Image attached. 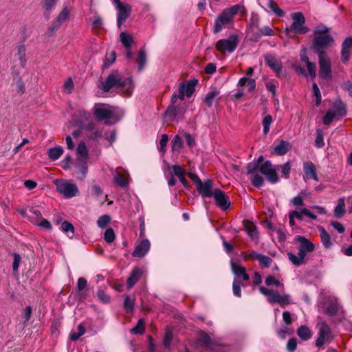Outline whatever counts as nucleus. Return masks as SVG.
Segmentation results:
<instances>
[{
	"instance_id": "obj_31",
	"label": "nucleus",
	"mask_w": 352,
	"mask_h": 352,
	"mask_svg": "<svg viewBox=\"0 0 352 352\" xmlns=\"http://www.w3.org/2000/svg\"><path fill=\"white\" fill-rule=\"evenodd\" d=\"M136 62L138 64V71H142L146 63V54L144 47L140 50Z\"/></svg>"
},
{
	"instance_id": "obj_19",
	"label": "nucleus",
	"mask_w": 352,
	"mask_h": 352,
	"mask_svg": "<svg viewBox=\"0 0 352 352\" xmlns=\"http://www.w3.org/2000/svg\"><path fill=\"white\" fill-rule=\"evenodd\" d=\"M142 274L143 271L142 269L139 267L133 268L126 280L127 288L129 289L132 288L135 284L140 279Z\"/></svg>"
},
{
	"instance_id": "obj_1",
	"label": "nucleus",
	"mask_w": 352,
	"mask_h": 352,
	"mask_svg": "<svg viewBox=\"0 0 352 352\" xmlns=\"http://www.w3.org/2000/svg\"><path fill=\"white\" fill-rule=\"evenodd\" d=\"M104 92H109L111 89H120L126 96H129L133 89L132 80L130 78H123L118 71H113L106 80L99 86Z\"/></svg>"
},
{
	"instance_id": "obj_55",
	"label": "nucleus",
	"mask_w": 352,
	"mask_h": 352,
	"mask_svg": "<svg viewBox=\"0 0 352 352\" xmlns=\"http://www.w3.org/2000/svg\"><path fill=\"white\" fill-rule=\"evenodd\" d=\"M272 122V117L270 115H267L264 117L262 121V124L263 126V133L264 134H267L270 131V126Z\"/></svg>"
},
{
	"instance_id": "obj_21",
	"label": "nucleus",
	"mask_w": 352,
	"mask_h": 352,
	"mask_svg": "<svg viewBox=\"0 0 352 352\" xmlns=\"http://www.w3.org/2000/svg\"><path fill=\"white\" fill-rule=\"evenodd\" d=\"M333 109H330L335 113L336 118H343L347 113L346 105L341 100L340 98L336 99L333 104Z\"/></svg>"
},
{
	"instance_id": "obj_8",
	"label": "nucleus",
	"mask_w": 352,
	"mask_h": 352,
	"mask_svg": "<svg viewBox=\"0 0 352 352\" xmlns=\"http://www.w3.org/2000/svg\"><path fill=\"white\" fill-rule=\"evenodd\" d=\"M265 61L270 68H271L278 78H286L287 74L285 71L283 72V63L280 60L276 59V56L272 54H267L265 56Z\"/></svg>"
},
{
	"instance_id": "obj_17",
	"label": "nucleus",
	"mask_w": 352,
	"mask_h": 352,
	"mask_svg": "<svg viewBox=\"0 0 352 352\" xmlns=\"http://www.w3.org/2000/svg\"><path fill=\"white\" fill-rule=\"evenodd\" d=\"M259 21L260 19L258 15L256 13H252L248 27V32L251 34L250 39L254 38L256 33L259 31Z\"/></svg>"
},
{
	"instance_id": "obj_60",
	"label": "nucleus",
	"mask_w": 352,
	"mask_h": 352,
	"mask_svg": "<svg viewBox=\"0 0 352 352\" xmlns=\"http://www.w3.org/2000/svg\"><path fill=\"white\" fill-rule=\"evenodd\" d=\"M336 118L333 111L329 110L323 118V123L325 125H329L333 120Z\"/></svg>"
},
{
	"instance_id": "obj_25",
	"label": "nucleus",
	"mask_w": 352,
	"mask_h": 352,
	"mask_svg": "<svg viewBox=\"0 0 352 352\" xmlns=\"http://www.w3.org/2000/svg\"><path fill=\"white\" fill-rule=\"evenodd\" d=\"M292 149L291 144L285 140H280L278 145L274 147V151L272 153H275L278 155H283Z\"/></svg>"
},
{
	"instance_id": "obj_53",
	"label": "nucleus",
	"mask_w": 352,
	"mask_h": 352,
	"mask_svg": "<svg viewBox=\"0 0 352 352\" xmlns=\"http://www.w3.org/2000/svg\"><path fill=\"white\" fill-rule=\"evenodd\" d=\"M116 239V234L113 230L111 228H107L104 234V239L108 243H112Z\"/></svg>"
},
{
	"instance_id": "obj_27",
	"label": "nucleus",
	"mask_w": 352,
	"mask_h": 352,
	"mask_svg": "<svg viewBox=\"0 0 352 352\" xmlns=\"http://www.w3.org/2000/svg\"><path fill=\"white\" fill-rule=\"evenodd\" d=\"M245 230L252 239H256L258 238V233L256 230V226L251 221H244Z\"/></svg>"
},
{
	"instance_id": "obj_38",
	"label": "nucleus",
	"mask_w": 352,
	"mask_h": 352,
	"mask_svg": "<svg viewBox=\"0 0 352 352\" xmlns=\"http://www.w3.org/2000/svg\"><path fill=\"white\" fill-rule=\"evenodd\" d=\"M135 298L129 295H125L123 307L128 313L132 312L134 309Z\"/></svg>"
},
{
	"instance_id": "obj_26",
	"label": "nucleus",
	"mask_w": 352,
	"mask_h": 352,
	"mask_svg": "<svg viewBox=\"0 0 352 352\" xmlns=\"http://www.w3.org/2000/svg\"><path fill=\"white\" fill-rule=\"evenodd\" d=\"M78 160L83 164H86V160L88 157V150L84 142L78 144L77 147Z\"/></svg>"
},
{
	"instance_id": "obj_29",
	"label": "nucleus",
	"mask_w": 352,
	"mask_h": 352,
	"mask_svg": "<svg viewBox=\"0 0 352 352\" xmlns=\"http://www.w3.org/2000/svg\"><path fill=\"white\" fill-rule=\"evenodd\" d=\"M338 312V304L336 300H330L326 306L324 314L330 316H335Z\"/></svg>"
},
{
	"instance_id": "obj_28",
	"label": "nucleus",
	"mask_w": 352,
	"mask_h": 352,
	"mask_svg": "<svg viewBox=\"0 0 352 352\" xmlns=\"http://www.w3.org/2000/svg\"><path fill=\"white\" fill-rule=\"evenodd\" d=\"M346 213L344 198L340 197L338 201V204L334 209V215L336 218H342Z\"/></svg>"
},
{
	"instance_id": "obj_32",
	"label": "nucleus",
	"mask_w": 352,
	"mask_h": 352,
	"mask_svg": "<svg viewBox=\"0 0 352 352\" xmlns=\"http://www.w3.org/2000/svg\"><path fill=\"white\" fill-rule=\"evenodd\" d=\"M57 2V0H43L41 2V5L43 8L45 10V16L47 19H49L50 12L52 8L54 7Z\"/></svg>"
},
{
	"instance_id": "obj_48",
	"label": "nucleus",
	"mask_w": 352,
	"mask_h": 352,
	"mask_svg": "<svg viewBox=\"0 0 352 352\" xmlns=\"http://www.w3.org/2000/svg\"><path fill=\"white\" fill-rule=\"evenodd\" d=\"M62 25V23L58 21L56 19H55L50 26L47 28V34L48 36H52L54 35V32L57 31L60 26Z\"/></svg>"
},
{
	"instance_id": "obj_9",
	"label": "nucleus",
	"mask_w": 352,
	"mask_h": 352,
	"mask_svg": "<svg viewBox=\"0 0 352 352\" xmlns=\"http://www.w3.org/2000/svg\"><path fill=\"white\" fill-rule=\"evenodd\" d=\"M319 76L327 80L332 79L331 62L327 56H318Z\"/></svg>"
},
{
	"instance_id": "obj_33",
	"label": "nucleus",
	"mask_w": 352,
	"mask_h": 352,
	"mask_svg": "<svg viewBox=\"0 0 352 352\" xmlns=\"http://www.w3.org/2000/svg\"><path fill=\"white\" fill-rule=\"evenodd\" d=\"M200 336L201 338L197 340V342L201 343L205 348H211L213 342L209 335L204 331H201Z\"/></svg>"
},
{
	"instance_id": "obj_2",
	"label": "nucleus",
	"mask_w": 352,
	"mask_h": 352,
	"mask_svg": "<svg viewBox=\"0 0 352 352\" xmlns=\"http://www.w3.org/2000/svg\"><path fill=\"white\" fill-rule=\"evenodd\" d=\"M238 13H240L241 16L247 14V10L244 6L236 4L224 9L215 20L213 28L214 33H219L223 28L232 25L234 23V16Z\"/></svg>"
},
{
	"instance_id": "obj_47",
	"label": "nucleus",
	"mask_w": 352,
	"mask_h": 352,
	"mask_svg": "<svg viewBox=\"0 0 352 352\" xmlns=\"http://www.w3.org/2000/svg\"><path fill=\"white\" fill-rule=\"evenodd\" d=\"M62 25V23L58 21L56 19H55L50 26L47 28V34L48 36H52L54 35V32L57 31L60 26Z\"/></svg>"
},
{
	"instance_id": "obj_63",
	"label": "nucleus",
	"mask_w": 352,
	"mask_h": 352,
	"mask_svg": "<svg viewBox=\"0 0 352 352\" xmlns=\"http://www.w3.org/2000/svg\"><path fill=\"white\" fill-rule=\"evenodd\" d=\"M307 70L309 72V76L312 78H315L316 76V65L314 63L309 62L307 65Z\"/></svg>"
},
{
	"instance_id": "obj_43",
	"label": "nucleus",
	"mask_w": 352,
	"mask_h": 352,
	"mask_svg": "<svg viewBox=\"0 0 352 352\" xmlns=\"http://www.w3.org/2000/svg\"><path fill=\"white\" fill-rule=\"evenodd\" d=\"M256 260L259 261L261 267H269L272 263V259L267 256L259 254L258 255H256Z\"/></svg>"
},
{
	"instance_id": "obj_56",
	"label": "nucleus",
	"mask_w": 352,
	"mask_h": 352,
	"mask_svg": "<svg viewBox=\"0 0 352 352\" xmlns=\"http://www.w3.org/2000/svg\"><path fill=\"white\" fill-rule=\"evenodd\" d=\"M61 228L63 232L66 233H71L72 235L70 238H72L74 234V226L67 221H65L62 223Z\"/></svg>"
},
{
	"instance_id": "obj_36",
	"label": "nucleus",
	"mask_w": 352,
	"mask_h": 352,
	"mask_svg": "<svg viewBox=\"0 0 352 352\" xmlns=\"http://www.w3.org/2000/svg\"><path fill=\"white\" fill-rule=\"evenodd\" d=\"M298 336L304 340H307L311 337V331L307 326L301 325L297 330Z\"/></svg>"
},
{
	"instance_id": "obj_44",
	"label": "nucleus",
	"mask_w": 352,
	"mask_h": 352,
	"mask_svg": "<svg viewBox=\"0 0 352 352\" xmlns=\"http://www.w3.org/2000/svg\"><path fill=\"white\" fill-rule=\"evenodd\" d=\"M183 146V140L182 138L177 135L174 137L173 140H172V151L173 152L175 151H179Z\"/></svg>"
},
{
	"instance_id": "obj_4",
	"label": "nucleus",
	"mask_w": 352,
	"mask_h": 352,
	"mask_svg": "<svg viewBox=\"0 0 352 352\" xmlns=\"http://www.w3.org/2000/svg\"><path fill=\"white\" fill-rule=\"evenodd\" d=\"M198 81L196 79L184 82L179 84L178 88V94L174 93L170 98L172 104H176L178 99L180 100H184L185 95L190 97L195 92V85Z\"/></svg>"
},
{
	"instance_id": "obj_22",
	"label": "nucleus",
	"mask_w": 352,
	"mask_h": 352,
	"mask_svg": "<svg viewBox=\"0 0 352 352\" xmlns=\"http://www.w3.org/2000/svg\"><path fill=\"white\" fill-rule=\"evenodd\" d=\"M231 269L234 274L237 277H241L245 281H248L250 279V276L246 272L245 267L237 265L234 262H231Z\"/></svg>"
},
{
	"instance_id": "obj_45",
	"label": "nucleus",
	"mask_w": 352,
	"mask_h": 352,
	"mask_svg": "<svg viewBox=\"0 0 352 352\" xmlns=\"http://www.w3.org/2000/svg\"><path fill=\"white\" fill-rule=\"evenodd\" d=\"M145 330V321L144 318H140L135 327L131 329V332L135 334H142Z\"/></svg>"
},
{
	"instance_id": "obj_7",
	"label": "nucleus",
	"mask_w": 352,
	"mask_h": 352,
	"mask_svg": "<svg viewBox=\"0 0 352 352\" xmlns=\"http://www.w3.org/2000/svg\"><path fill=\"white\" fill-rule=\"evenodd\" d=\"M237 36L232 35L226 39H221L216 43V49L221 53L232 52L237 47Z\"/></svg>"
},
{
	"instance_id": "obj_6",
	"label": "nucleus",
	"mask_w": 352,
	"mask_h": 352,
	"mask_svg": "<svg viewBox=\"0 0 352 352\" xmlns=\"http://www.w3.org/2000/svg\"><path fill=\"white\" fill-rule=\"evenodd\" d=\"M319 328L318 338L316 341L318 347H323L325 342H330L333 340V334L329 325L324 321L318 323Z\"/></svg>"
},
{
	"instance_id": "obj_13",
	"label": "nucleus",
	"mask_w": 352,
	"mask_h": 352,
	"mask_svg": "<svg viewBox=\"0 0 352 352\" xmlns=\"http://www.w3.org/2000/svg\"><path fill=\"white\" fill-rule=\"evenodd\" d=\"M213 185V181L208 179L199 184L196 188L203 198L212 197L214 195V190H212Z\"/></svg>"
},
{
	"instance_id": "obj_11",
	"label": "nucleus",
	"mask_w": 352,
	"mask_h": 352,
	"mask_svg": "<svg viewBox=\"0 0 352 352\" xmlns=\"http://www.w3.org/2000/svg\"><path fill=\"white\" fill-rule=\"evenodd\" d=\"M259 171L261 173L265 175L266 179L270 183L275 184L279 180L276 170L272 168V162L270 160L264 162L260 166Z\"/></svg>"
},
{
	"instance_id": "obj_61",
	"label": "nucleus",
	"mask_w": 352,
	"mask_h": 352,
	"mask_svg": "<svg viewBox=\"0 0 352 352\" xmlns=\"http://www.w3.org/2000/svg\"><path fill=\"white\" fill-rule=\"evenodd\" d=\"M281 173L283 177L285 179H288L289 177L290 170H291V164L289 162H287L283 165L280 166Z\"/></svg>"
},
{
	"instance_id": "obj_3",
	"label": "nucleus",
	"mask_w": 352,
	"mask_h": 352,
	"mask_svg": "<svg viewBox=\"0 0 352 352\" xmlns=\"http://www.w3.org/2000/svg\"><path fill=\"white\" fill-rule=\"evenodd\" d=\"M328 32L327 27L314 30L311 48L318 56H327L326 51L333 45L334 38Z\"/></svg>"
},
{
	"instance_id": "obj_30",
	"label": "nucleus",
	"mask_w": 352,
	"mask_h": 352,
	"mask_svg": "<svg viewBox=\"0 0 352 352\" xmlns=\"http://www.w3.org/2000/svg\"><path fill=\"white\" fill-rule=\"evenodd\" d=\"M318 231L320 232L321 241L322 242L323 245L327 248H330L332 245L330 235L322 226L318 227Z\"/></svg>"
},
{
	"instance_id": "obj_51",
	"label": "nucleus",
	"mask_w": 352,
	"mask_h": 352,
	"mask_svg": "<svg viewBox=\"0 0 352 352\" xmlns=\"http://www.w3.org/2000/svg\"><path fill=\"white\" fill-rule=\"evenodd\" d=\"M268 7L279 17L284 16V12L278 7L276 3L274 0H270Z\"/></svg>"
},
{
	"instance_id": "obj_59",
	"label": "nucleus",
	"mask_w": 352,
	"mask_h": 352,
	"mask_svg": "<svg viewBox=\"0 0 352 352\" xmlns=\"http://www.w3.org/2000/svg\"><path fill=\"white\" fill-rule=\"evenodd\" d=\"M265 283L267 286L275 285L276 287H283V284L276 279L273 276H268L265 278Z\"/></svg>"
},
{
	"instance_id": "obj_14",
	"label": "nucleus",
	"mask_w": 352,
	"mask_h": 352,
	"mask_svg": "<svg viewBox=\"0 0 352 352\" xmlns=\"http://www.w3.org/2000/svg\"><path fill=\"white\" fill-rule=\"evenodd\" d=\"M118 10V26L120 28L125 21L129 17L131 12V6L126 3H121L116 6Z\"/></svg>"
},
{
	"instance_id": "obj_10",
	"label": "nucleus",
	"mask_w": 352,
	"mask_h": 352,
	"mask_svg": "<svg viewBox=\"0 0 352 352\" xmlns=\"http://www.w3.org/2000/svg\"><path fill=\"white\" fill-rule=\"evenodd\" d=\"M55 184L57 191L67 198L72 197L78 192V188L74 184L58 180Z\"/></svg>"
},
{
	"instance_id": "obj_12",
	"label": "nucleus",
	"mask_w": 352,
	"mask_h": 352,
	"mask_svg": "<svg viewBox=\"0 0 352 352\" xmlns=\"http://www.w3.org/2000/svg\"><path fill=\"white\" fill-rule=\"evenodd\" d=\"M214 197L216 204L221 210H226L230 206V201L229 197L221 190L217 188L214 190Z\"/></svg>"
},
{
	"instance_id": "obj_24",
	"label": "nucleus",
	"mask_w": 352,
	"mask_h": 352,
	"mask_svg": "<svg viewBox=\"0 0 352 352\" xmlns=\"http://www.w3.org/2000/svg\"><path fill=\"white\" fill-rule=\"evenodd\" d=\"M295 241L299 243V248L305 250L308 252H311L315 249V245L313 243L309 241L307 238L302 236H297Z\"/></svg>"
},
{
	"instance_id": "obj_62",
	"label": "nucleus",
	"mask_w": 352,
	"mask_h": 352,
	"mask_svg": "<svg viewBox=\"0 0 352 352\" xmlns=\"http://www.w3.org/2000/svg\"><path fill=\"white\" fill-rule=\"evenodd\" d=\"M280 297V294L276 290H272L271 294H270L268 298L269 302L272 304L277 303Z\"/></svg>"
},
{
	"instance_id": "obj_20",
	"label": "nucleus",
	"mask_w": 352,
	"mask_h": 352,
	"mask_svg": "<svg viewBox=\"0 0 352 352\" xmlns=\"http://www.w3.org/2000/svg\"><path fill=\"white\" fill-rule=\"evenodd\" d=\"M94 115L98 121H102L111 118L113 111L106 108L95 107Z\"/></svg>"
},
{
	"instance_id": "obj_15",
	"label": "nucleus",
	"mask_w": 352,
	"mask_h": 352,
	"mask_svg": "<svg viewBox=\"0 0 352 352\" xmlns=\"http://www.w3.org/2000/svg\"><path fill=\"white\" fill-rule=\"evenodd\" d=\"M186 112V109L180 104L175 105V104H170L166 110L164 115L170 121L174 120L177 116H183Z\"/></svg>"
},
{
	"instance_id": "obj_18",
	"label": "nucleus",
	"mask_w": 352,
	"mask_h": 352,
	"mask_svg": "<svg viewBox=\"0 0 352 352\" xmlns=\"http://www.w3.org/2000/svg\"><path fill=\"white\" fill-rule=\"evenodd\" d=\"M150 248V242L148 239H143L141 242L135 247V250L132 252L133 257H143L148 251Z\"/></svg>"
},
{
	"instance_id": "obj_39",
	"label": "nucleus",
	"mask_w": 352,
	"mask_h": 352,
	"mask_svg": "<svg viewBox=\"0 0 352 352\" xmlns=\"http://www.w3.org/2000/svg\"><path fill=\"white\" fill-rule=\"evenodd\" d=\"M63 153L62 147L57 146L51 148L48 151L49 158L53 161L58 160Z\"/></svg>"
},
{
	"instance_id": "obj_58",
	"label": "nucleus",
	"mask_w": 352,
	"mask_h": 352,
	"mask_svg": "<svg viewBox=\"0 0 352 352\" xmlns=\"http://www.w3.org/2000/svg\"><path fill=\"white\" fill-rule=\"evenodd\" d=\"M252 185L256 188H260L263 185V178L258 175H254L251 179Z\"/></svg>"
},
{
	"instance_id": "obj_54",
	"label": "nucleus",
	"mask_w": 352,
	"mask_h": 352,
	"mask_svg": "<svg viewBox=\"0 0 352 352\" xmlns=\"http://www.w3.org/2000/svg\"><path fill=\"white\" fill-rule=\"evenodd\" d=\"M316 146L318 148H322L324 146V134L322 130H316V138L315 140Z\"/></svg>"
},
{
	"instance_id": "obj_42",
	"label": "nucleus",
	"mask_w": 352,
	"mask_h": 352,
	"mask_svg": "<svg viewBox=\"0 0 352 352\" xmlns=\"http://www.w3.org/2000/svg\"><path fill=\"white\" fill-rule=\"evenodd\" d=\"M168 169L170 170V175L173 176H177L178 178L182 175H185L186 171L179 165H171L168 166Z\"/></svg>"
},
{
	"instance_id": "obj_37",
	"label": "nucleus",
	"mask_w": 352,
	"mask_h": 352,
	"mask_svg": "<svg viewBox=\"0 0 352 352\" xmlns=\"http://www.w3.org/2000/svg\"><path fill=\"white\" fill-rule=\"evenodd\" d=\"M16 49L21 66L24 68L26 66L25 47L23 44H20L16 47Z\"/></svg>"
},
{
	"instance_id": "obj_50",
	"label": "nucleus",
	"mask_w": 352,
	"mask_h": 352,
	"mask_svg": "<svg viewBox=\"0 0 352 352\" xmlns=\"http://www.w3.org/2000/svg\"><path fill=\"white\" fill-rule=\"evenodd\" d=\"M241 286H243L241 282L239 279L234 278L232 283V290L234 296L237 297L241 296Z\"/></svg>"
},
{
	"instance_id": "obj_46",
	"label": "nucleus",
	"mask_w": 352,
	"mask_h": 352,
	"mask_svg": "<svg viewBox=\"0 0 352 352\" xmlns=\"http://www.w3.org/2000/svg\"><path fill=\"white\" fill-rule=\"evenodd\" d=\"M62 25V23L58 21L56 19H55L50 26L47 28V34L48 36H52L54 35V32L57 31L60 26Z\"/></svg>"
},
{
	"instance_id": "obj_16",
	"label": "nucleus",
	"mask_w": 352,
	"mask_h": 352,
	"mask_svg": "<svg viewBox=\"0 0 352 352\" xmlns=\"http://www.w3.org/2000/svg\"><path fill=\"white\" fill-rule=\"evenodd\" d=\"M352 49V37L349 36L345 38L342 45L341 60L346 64L350 58L351 50Z\"/></svg>"
},
{
	"instance_id": "obj_23",
	"label": "nucleus",
	"mask_w": 352,
	"mask_h": 352,
	"mask_svg": "<svg viewBox=\"0 0 352 352\" xmlns=\"http://www.w3.org/2000/svg\"><path fill=\"white\" fill-rule=\"evenodd\" d=\"M304 172L306 177L309 179H313L316 181H318V177L316 174V168L315 165L311 162H307L303 164Z\"/></svg>"
},
{
	"instance_id": "obj_34",
	"label": "nucleus",
	"mask_w": 352,
	"mask_h": 352,
	"mask_svg": "<svg viewBox=\"0 0 352 352\" xmlns=\"http://www.w3.org/2000/svg\"><path fill=\"white\" fill-rule=\"evenodd\" d=\"M274 34V30L269 26H266L263 28H260L258 33H256L254 38H252L251 41L257 42L262 36H273Z\"/></svg>"
},
{
	"instance_id": "obj_49",
	"label": "nucleus",
	"mask_w": 352,
	"mask_h": 352,
	"mask_svg": "<svg viewBox=\"0 0 352 352\" xmlns=\"http://www.w3.org/2000/svg\"><path fill=\"white\" fill-rule=\"evenodd\" d=\"M289 260L295 265L299 266L307 263V260H302L299 256H296L292 252L287 253Z\"/></svg>"
},
{
	"instance_id": "obj_52",
	"label": "nucleus",
	"mask_w": 352,
	"mask_h": 352,
	"mask_svg": "<svg viewBox=\"0 0 352 352\" xmlns=\"http://www.w3.org/2000/svg\"><path fill=\"white\" fill-rule=\"evenodd\" d=\"M69 9L68 8V7H65L56 19L63 24L64 21H65L69 18Z\"/></svg>"
},
{
	"instance_id": "obj_5",
	"label": "nucleus",
	"mask_w": 352,
	"mask_h": 352,
	"mask_svg": "<svg viewBox=\"0 0 352 352\" xmlns=\"http://www.w3.org/2000/svg\"><path fill=\"white\" fill-rule=\"evenodd\" d=\"M292 19L293 23H292L289 31L294 34H304L309 32V28L304 26L305 23V19L302 12H294L292 13Z\"/></svg>"
},
{
	"instance_id": "obj_35",
	"label": "nucleus",
	"mask_w": 352,
	"mask_h": 352,
	"mask_svg": "<svg viewBox=\"0 0 352 352\" xmlns=\"http://www.w3.org/2000/svg\"><path fill=\"white\" fill-rule=\"evenodd\" d=\"M120 41L126 49H130L133 43L132 36L126 32H122L120 35Z\"/></svg>"
},
{
	"instance_id": "obj_57",
	"label": "nucleus",
	"mask_w": 352,
	"mask_h": 352,
	"mask_svg": "<svg viewBox=\"0 0 352 352\" xmlns=\"http://www.w3.org/2000/svg\"><path fill=\"white\" fill-rule=\"evenodd\" d=\"M111 221L109 215L104 214L100 217L97 221L98 226L100 228H105Z\"/></svg>"
},
{
	"instance_id": "obj_40",
	"label": "nucleus",
	"mask_w": 352,
	"mask_h": 352,
	"mask_svg": "<svg viewBox=\"0 0 352 352\" xmlns=\"http://www.w3.org/2000/svg\"><path fill=\"white\" fill-rule=\"evenodd\" d=\"M219 94V91L214 89L208 92L204 99V103L208 107H211L214 102L215 98Z\"/></svg>"
},
{
	"instance_id": "obj_41",
	"label": "nucleus",
	"mask_w": 352,
	"mask_h": 352,
	"mask_svg": "<svg viewBox=\"0 0 352 352\" xmlns=\"http://www.w3.org/2000/svg\"><path fill=\"white\" fill-rule=\"evenodd\" d=\"M114 182L120 187L126 188L129 185L127 178L124 177L120 173H117L113 177Z\"/></svg>"
},
{
	"instance_id": "obj_64",
	"label": "nucleus",
	"mask_w": 352,
	"mask_h": 352,
	"mask_svg": "<svg viewBox=\"0 0 352 352\" xmlns=\"http://www.w3.org/2000/svg\"><path fill=\"white\" fill-rule=\"evenodd\" d=\"M297 341L296 338H291L287 344V350L288 352H294L296 349Z\"/></svg>"
}]
</instances>
